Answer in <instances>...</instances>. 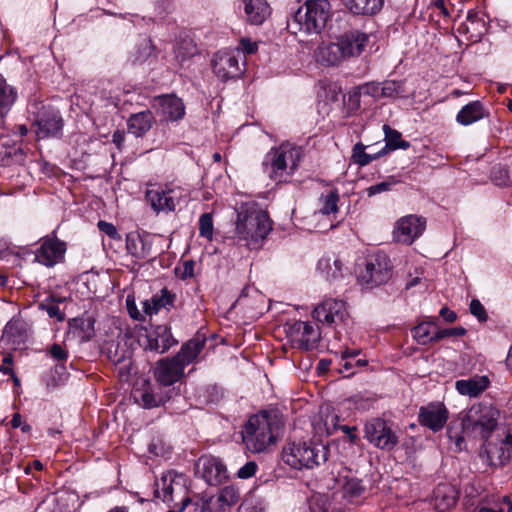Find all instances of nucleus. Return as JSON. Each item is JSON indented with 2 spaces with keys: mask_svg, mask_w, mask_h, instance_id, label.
Segmentation results:
<instances>
[{
  "mask_svg": "<svg viewBox=\"0 0 512 512\" xmlns=\"http://www.w3.org/2000/svg\"><path fill=\"white\" fill-rule=\"evenodd\" d=\"M282 427L277 414L263 411L251 416L241 432L246 449L252 453L268 451L276 444Z\"/></svg>",
  "mask_w": 512,
  "mask_h": 512,
  "instance_id": "nucleus-1",
  "label": "nucleus"
},
{
  "mask_svg": "<svg viewBox=\"0 0 512 512\" xmlns=\"http://www.w3.org/2000/svg\"><path fill=\"white\" fill-rule=\"evenodd\" d=\"M370 37L360 30L347 31L334 42L322 43L315 50V59L324 66H338L351 58L359 57L369 44Z\"/></svg>",
  "mask_w": 512,
  "mask_h": 512,
  "instance_id": "nucleus-2",
  "label": "nucleus"
},
{
  "mask_svg": "<svg viewBox=\"0 0 512 512\" xmlns=\"http://www.w3.org/2000/svg\"><path fill=\"white\" fill-rule=\"evenodd\" d=\"M271 230L268 213L256 203H245L237 209L236 237L249 249L260 248Z\"/></svg>",
  "mask_w": 512,
  "mask_h": 512,
  "instance_id": "nucleus-3",
  "label": "nucleus"
},
{
  "mask_svg": "<svg viewBox=\"0 0 512 512\" xmlns=\"http://www.w3.org/2000/svg\"><path fill=\"white\" fill-rule=\"evenodd\" d=\"M303 153L300 147L284 142L271 148L262 161L264 173L275 183H285L290 180L298 169Z\"/></svg>",
  "mask_w": 512,
  "mask_h": 512,
  "instance_id": "nucleus-4",
  "label": "nucleus"
},
{
  "mask_svg": "<svg viewBox=\"0 0 512 512\" xmlns=\"http://www.w3.org/2000/svg\"><path fill=\"white\" fill-rule=\"evenodd\" d=\"M331 17V5L327 0H308L295 12L289 23L297 31L307 35H320Z\"/></svg>",
  "mask_w": 512,
  "mask_h": 512,
  "instance_id": "nucleus-5",
  "label": "nucleus"
},
{
  "mask_svg": "<svg viewBox=\"0 0 512 512\" xmlns=\"http://www.w3.org/2000/svg\"><path fill=\"white\" fill-rule=\"evenodd\" d=\"M500 411L489 402L473 404L462 418L464 432L481 439L497 432Z\"/></svg>",
  "mask_w": 512,
  "mask_h": 512,
  "instance_id": "nucleus-6",
  "label": "nucleus"
},
{
  "mask_svg": "<svg viewBox=\"0 0 512 512\" xmlns=\"http://www.w3.org/2000/svg\"><path fill=\"white\" fill-rule=\"evenodd\" d=\"M479 451L480 459L492 469L507 465L512 456V433L505 429L483 438Z\"/></svg>",
  "mask_w": 512,
  "mask_h": 512,
  "instance_id": "nucleus-7",
  "label": "nucleus"
},
{
  "mask_svg": "<svg viewBox=\"0 0 512 512\" xmlns=\"http://www.w3.org/2000/svg\"><path fill=\"white\" fill-rule=\"evenodd\" d=\"M324 446L303 443H288L282 450V460L293 469H313L326 461Z\"/></svg>",
  "mask_w": 512,
  "mask_h": 512,
  "instance_id": "nucleus-8",
  "label": "nucleus"
},
{
  "mask_svg": "<svg viewBox=\"0 0 512 512\" xmlns=\"http://www.w3.org/2000/svg\"><path fill=\"white\" fill-rule=\"evenodd\" d=\"M364 438L374 447L391 451L399 443V438L391 424L383 418H372L364 424Z\"/></svg>",
  "mask_w": 512,
  "mask_h": 512,
  "instance_id": "nucleus-9",
  "label": "nucleus"
},
{
  "mask_svg": "<svg viewBox=\"0 0 512 512\" xmlns=\"http://www.w3.org/2000/svg\"><path fill=\"white\" fill-rule=\"evenodd\" d=\"M391 268L389 257L378 252L367 259L365 269L359 274V280L368 288L382 285L390 279Z\"/></svg>",
  "mask_w": 512,
  "mask_h": 512,
  "instance_id": "nucleus-10",
  "label": "nucleus"
},
{
  "mask_svg": "<svg viewBox=\"0 0 512 512\" xmlns=\"http://www.w3.org/2000/svg\"><path fill=\"white\" fill-rule=\"evenodd\" d=\"M240 61H244V55L239 50L218 51L212 61L213 71L223 81L237 78L243 72Z\"/></svg>",
  "mask_w": 512,
  "mask_h": 512,
  "instance_id": "nucleus-11",
  "label": "nucleus"
},
{
  "mask_svg": "<svg viewBox=\"0 0 512 512\" xmlns=\"http://www.w3.org/2000/svg\"><path fill=\"white\" fill-rule=\"evenodd\" d=\"M287 335L291 341L302 350H312L320 340V330L309 322L296 321L289 325Z\"/></svg>",
  "mask_w": 512,
  "mask_h": 512,
  "instance_id": "nucleus-12",
  "label": "nucleus"
},
{
  "mask_svg": "<svg viewBox=\"0 0 512 512\" xmlns=\"http://www.w3.org/2000/svg\"><path fill=\"white\" fill-rule=\"evenodd\" d=\"M66 244L56 237L46 236L42 239L40 247L35 252V259L38 263L53 267L64 259Z\"/></svg>",
  "mask_w": 512,
  "mask_h": 512,
  "instance_id": "nucleus-13",
  "label": "nucleus"
},
{
  "mask_svg": "<svg viewBox=\"0 0 512 512\" xmlns=\"http://www.w3.org/2000/svg\"><path fill=\"white\" fill-rule=\"evenodd\" d=\"M449 418V412L441 402H431L421 406L418 412V422L433 432L443 429Z\"/></svg>",
  "mask_w": 512,
  "mask_h": 512,
  "instance_id": "nucleus-14",
  "label": "nucleus"
},
{
  "mask_svg": "<svg viewBox=\"0 0 512 512\" xmlns=\"http://www.w3.org/2000/svg\"><path fill=\"white\" fill-rule=\"evenodd\" d=\"M346 315L345 303L332 298L323 300L312 312V317L315 320L327 325L343 322Z\"/></svg>",
  "mask_w": 512,
  "mask_h": 512,
  "instance_id": "nucleus-15",
  "label": "nucleus"
},
{
  "mask_svg": "<svg viewBox=\"0 0 512 512\" xmlns=\"http://www.w3.org/2000/svg\"><path fill=\"white\" fill-rule=\"evenodd\" d=\"M425 227V218L408 215L398 220L394 236L398 242L410 245L422 235Z\"/></svg>",
  "mask_w": 512,
  "mask_h": 512,
  "instance_id": "nucleus-16",
  "label": "nucleus"
},
{
  "mask_svg": "<svg viewBox=\"0 0 512 512\" xmlns=\"http://www.w3.org/2000/svg\"><path fill=\"white\" fill-rule=\"evenodd\" d=\"M184 369L174 357L163 358L156 363L154 376L160 384L170 386L183 377Z\"/></svg>",
  "mask_w": 512,
  "mask_h": 512,
  "instance_id": "nucleus-17",
  "label": "nucleus"
},
{
  "mask_svg": "<svg viewBox=\"0 0 512 512\" xmlns=\"http://www.w3.org/2000/svg\"><path fill=\"white\" fill-rule=\"evenodd\" d=\"M178 341L173 337L171 330L166 325H157L147 334L146 349L157 353H165Z\"/></svg>",
  "mask_w": 512,
  "mask_h": 512,
  "instance_id": "nucleus-18",
  "label": "nucleus"
},
{
  "mask_svg": "<svg viewBox=\"0 0 512 512\" xmlns=\"http://www.w3.org/2000/svg\"><path fill=\"white\" fill-rule=\"evenodd\" d=\"M179 198L175 190L148 189L146 191V199L156 213L174 211Z\"/></svg>",
  "mask_w": 512,
  "mask_h": 512,
  "instance_id": "nucleus-19",
  "label": "nucleus"
},
{
  "mask_svg": "<svg viewBox=\"0 0 512 512\" xmlns=\"http://www.w3.org/2000/svg\"><path fill=\"white\" fill-rule=\"evenodd\" d=\"M25 152L21 143L12 139L8 135L0 136V165L11 166L14 164L22 165L25 161Z\"/></svg>",
  "mask_w": 512,
  "mask_h": 512,
  "instance_id": "nucleus-20",
  "label": "nucleus"
},
{
  "mask_svg": "<svg viewBox=\"0 0 512 512\" xmlns=\"http://www.w3.org/2000/svg\"><path fill=\"white\" fill-rule=\"evenodd\" d=\"M198 467H201L202 477L209 485L221 484L228 478L227 470L223 462L215 457L199 459Z\"/></svg>",
  "mask_w": 512,
  "mask_h": 512,
  "instance_id": "nucleus-21",
  "label": "nucleus"
},
{
  "mask_svg": "<svg viewBox=\"0 0 512 512\" xmlns=\"http://www.w3.org/2000/svg\"><path fill=\"white\" fill-rule=\"evenodd\" d=\"M175 300L176 294L163 288L159 294H154L150 299L143 301L142 309L146 316L152 317L162 309L169 311L174 306Z\"/></svg>",
  "mask_w": 512,
  "mask_h": 512,
  "instance_id": "nucleus-22",
  "label": "nucleus"
},
{
  "mask_svg": "<svg viewBox=\"0 0 512 512\" xmlns=\"http://www.w3.org/2000/svg\"><path fill=\"white\" fill-rule=\"evenodd\" d=\"M159 114L166 121H177L185 114V108L180 98L176 96H160L157 100Z\"/></svg>",
  "mask_w": 512,
  "mask_h": 512,
  "instance_id": "nucleus-23",
  "label": "nucleus"
},
{
  "mask_svg": "<svg viewBox=\"0 0 512 512\" xmlns=\"http://www.w3.org/2000/svg\"><path fill=\"white\" fill-rule=\"evenodd\" d=\"M38 138L55 137L61 134L63 128V119L58 111H47L42 117L37 119Z\"/></svg>",
  "mask_w": 512,
  "mask_h": 512,
  "instance_id": "nucleus-24",
  "label": "nucleus"
},
{
  "mask_svg": "<svg viewBox=\"0 0 512 512\" xmlns=\"http://www.w3.org/2000/svg\"><path fill=\"white\" fill-rule=\"evenodd\" d=\"M133 397L136 403L146 409H151L163 405L166 398L152 390L149 381H144L141 388H135Z\"/></svg>",
  "mask_w": 512,
  "mask_h": 512,
  "instance_id": "nucleus-25",
  "label": "nucleus"
},
{
  "mask_svg": "<svg viewBox=\"0 0 512 512\" xmlns=\"http://www.w3.org/2000/svg\"><path fill=\"white\" fill-rule=\"evenodd\" d=\"M154 123V116L150 110L132 114L127 120L128 133L135 137L144 136Z\"/></svg>",
  "mask_w": 512,
  "mask_h": 512,
  "instance_id": "nucleus-26",
  "label": "nucleus"
},
{
  "mask_svg": "<svg viewBox=\"0 0 512 512\" xmlns=\"http://www.w3.org/2000/svg\"><path fill=\"white\" fill-rule=\"evenodd\" d=\"M183 492V486L177 476L169 472L161 477L160 482L156 483L155 496L163 502L170 503L174 500L173 493L175 490Z\"/></svg>",
  "mask_w": 512,
  "mask_h": 512,
  "instance_id": "nucleus-27",
  "label": "nucleus"
},
{
  "mask_svg": "<svg viewBox=\"0 0 512 512\" xmlns=\"http://www.w3.org/2000/svg\"><path fill=\"white\" fill-rule=\"evenodd\" d=\"M488 115L480 101H472L461 108L456 116L459 124L468 126Z\"/></svg>",
  "mask_w": 512,
  "mask_h": 512,
  "instance_id": "nucleus-28",
  "label": "nucleus"
},
{
  "mask_svg": "<svg viewBox=\"0 0 512 512\" xmlns=\"http://www.w3.org/2000/svg\"><path fill=\"white\" fill-rule=\"evenodd\" d=\"M244 10L248 21L253 25L262 24L270 15L266 0H244Z\"/></svg>",
  "mask_w": 512,
  "mask_h": 512,
  "instance_id": "nucleus-29",
  "label": "nucleus"
},
{
  "mask_svg": "<svg viewBox=\"0 0 512 512\" xmlns=\"http://www.w3.org/2000/svg\"><path fill=\"white\" fill-rule=\"evenodd\" d=\"M488 385L489 380L486 376H476L456 381L455 388L461 395L476 397L481 394Z\"/></svg>",
  "mask_w": 512,
  "mask_h": 512,
  "instance_id": "nucleus-30",
  "label": "nucleus"
},
{
  "mask_svg": "<svg viewBox=\"0 0 512 512\" xmlns=\"http://www.w3.org/2000/svg\"><path fill=\"white\" fill-rule=\"evenodd\" d=\"M344 6L356 15H375L381 11L384 0H342Z\"/></svg>",
  "mask_w": 512,
  "mask_h": 512,
  "instance_id": "nucleus-31",
  "label": "nucleus"
},
{
  "mask_svg": "<svg viewBox=\"0 0 512 512\" xmlns=\"http://www.w3.org/2000/svg\"><path fill=\"white\" fill-rule=\"evenodd\" d=\"M240 499L239 489L235 486L222 488L215 501L211 502L213 512H225L227 508L235 505Z\"/></svg>",
  "mask_w": 512,
  "mask_h": 512,
  "instance_id": "nucleus-32",
  "label": "nucleus"
},
{
  "mask_svg": "<svg viewBox=\"0 0 512 512\" xmlns=\"http://www.w3.org/2000/svg\"><path fill=\"white\" fill-rule=\"evenodd\" d=\"M27 338L25 323L20 319H11L4 327L2 339L13 345L24 343Z\"/></svg>",
  "mask_w": 512,
  "mask_h": 512,
  "instance_id": "nucleus-33",
  "label": "nucleus"
},
{
  "mask_svg": "<svg viewBox=\"0 0 512 512\" xmlns=\"http://www.w3.org/2000/svg\"><path fill=\"white\" fill-rule=\"evenodd\" d=\"M203 346L204 340L191 339L182 345L180 351L174 358L185 368L198 357Z\"/></svg>",
  "mask_w": 512,
  "mask_h": 512,
  "instance_id": "nucleus-34",
  "label": "nucleus"
},
{
  "mask_svg": "<svg viewBox=\"0 0 512 512\" xmlns=\"http://www.w3.org/2000/svg\"><path fill=\"white\" fill-rule=\"evenodd\" d=\"M433 506L438 512H446L456 504L454 491L447 486H439L434 492Z\"/></svg>",
  "mask_w": 512,
  "mask_h": 512,
  "instance_id": "nucleus-35",
  "label": "nucleus"
},
{
  "mask_svg": "<svg viewBox=\"0 0 512 512\" xmlns=\"http://www.w3.org/2000/svg\"><path fill=\"white\" fill-rule=\"evenodd\" d=\"M374 145H364L361 142L356 143L352 149L351 158L353 162L360 167L370 164L372 161L385 155L384 150H378L376 154H367L366 149H371Z\"/></svg>",
  "mask_w": 512,
  "mask_h": 512,
  "instance_id": "nucleus-36",
  "label": "nucleus"
},
{
  "mask_svg": "<svg viewBox=\"0 0 512 512\" xmlns=\"http://www.w3.org/2000/svg\"><path fill=\"white\" fill-rule=\"evenodd\" d=\"M383 129L386 143L380 150H384L385 155L392 150L407 149L410 146L409 142L402 140L401 133L397 130L390 128L388 125H384Z\"/></svg>",
  "mask_w": 512,
  "mask_h": 512,
  "instance_id": "nucleus-37",
  "label": "nucleus"
},
{
  "mask_svg": "<svg viewBox=\"0 0 512 512\" xmlns=\"http://www.w3.org/2000/svg\"><path fill=\"white\" fill-rule=\"evenodd\" d=\"M16 98V93L5 79L0 76V123L3 117L9 112Z\"/></svg>",
  "mask_w": 512,
  "mask_h": 512,
  "instance_id": "nucleus-38",
  "label": "nucleus"
},
{
  "mask_svg": "<svg viewBox=\"0 0 512 512\" xmlns=\"http://www.w3.org/2000/svg\"><path fill=\"white\" fill-rule=\"evenodd\" d=\"M382 83L378 82H368L363 85L358 86L355 90L350 94V98H359L363 96H370L374 99L382 98Z\"/></svg>",
  "mask_w": 512,
  "mask_h": 512,
  "instance_id": "nucleus-39",
  "label": "nucleus"
},
{
  "mask_svg": "<svg viewBox=\"0 0 512 512\" xmlns=\"http://www.w3.org/2000/svg\"><path fill=\"white\" fill-rule=\"evenodd\" d=\"M318 269L326 272L327 279H337L342 276V263L339 259H334L332 263L329 258L320 259Z\"/></svg>",
  "mask_w": 512,
  "mask_h": 512,
  "instance_id": "nucleus-40",
  "label": "nucleus"
},
{
  "mask_svg": "<svg viewBox=\"0 0 512 512\" xmlns=\"http://www.w3.org/2000/svg\"><path fill=\"white\" fill-rule=\"evenodd\" d=\"M382 98L405 97L404 82L396 80H386L382 82Z\"/></svg>",
  "mask_w": 512,
  "mask_h": 512,
  "instance_id": "nucleus-41",
  "label": "nucleus"
},
{
  "mask_svg": "<svg viewBox=\"0 0 512 512\" xmlns=\"http://www.w3.org/2000/svg\"><path fill=\"white\" fill-rule=\"evenodd\" d=\"M60 302H61L60 299H58L56 301L53 297H50V298L46 299L44 302L39 304V309L45 311L49 315V317L55 318L58 321H63L65 318V315L63 312L60 311V308H59Z\"/></svg>",
  "mask_w": 512,
  "mask_h": 512,
  "instance_id": "nucleus-42",
  "label": "nucleus"
},
{
  "mask_svg": "<svg viewBox=\"0 0 512 512\" xmlns=\"http://www.w3.org/2000/svg\"><path fill=\"white\" fill-rule=\"evenodd\" d=\"M412 333L413 337L421 345H427L431 342H436V340H434V335L431 334L429 323H421L417 325L412 330Z\"/></svg>",
  "mask_w": 512,
  "mask_h": 512,
  "instance_id": "nucleus-43",
  "label": "nucleus"
},
{
  "mask_svg": "<svg viewBox=\"0 0 512 512\" xmlns=\"http://www.w3.org/2000/svg\"><path fill=\"white\" fill-rule=\"evenodd\" d=\"M322 207L320 208V213L328 215L330 213H335L338 210V200L339 195L336 190L330 191L326 196L321 198Z\"/></svg>",
  "mask_w": 512,
  "mask_h": 512,
  "instance_id": "nucleus-44",
  "label": "nucleus"
},
{
  "mask_svg": "<svg viewBox=\"0 0 512 512\" xmlns=\"http://www.w3.org/2000/svg\"><path fill=\"white\" fill-rule=\"evenodd\" d=\"M199 234L209 240L213 236V218L210 213H204L199 219Z\"/></svg>",
  "mask_w": 512,
  "mask_h": 512,
  "instance_id": "nucleus-45",
  "label": "nucleus"
},
{
  "mask_svg": "<svg viewBox=\"0 0 512 512\" xmlns=\"http://www.w3.org/2000/svg\"><path fill=\"white\" fill-rule=\"evenodd\" d=\"M344 494L350 497H358L363 491L364 487L361 480L357 478H348L343 485Z\"/></svg>",
  "mask_w": 512,
  "mask_h": 512,
  "instance_id": "nucleus-46",
  "label": "nucleus"
},
{
  "mask_svg": "<svg viewBox=\"0 0 512 512\" xmlns=\"http://www.w3.org/2000/svg\"><path fill=\"white\" fill-rule=\"evenodd\" d=\"M153 53V46L149 40H144L138 47L134 55L133 63L145 62Z\"/></svg>",
  "mask_w": 512,
  "mask_h": 512,
  "instance_id": "nucleus-47",
  "label": "nucleus"
},
{
  "mask_svg": "<svg viewBox=\"0 0 512 512\" xmlns=\"http://www.w3.org/2000/svg\"><path fill=\"white\" fill-rule=\"evenodd\" d=\"M397 183H398V181L394 177H389L387 180L377 183V184L372 185L369 188H367V190H366L367 195L369 197H372L376 194L389 191Z\"/></svg>",
  "mask_w": 512,
  "mask_h": 512,
  "instance_id": "nucleus-48",
  "label": "nucleus"
},
{
  "mask_svg": "<svg viewBox=\"0 0 512 512\" xmlns=\"http://www.w3.org/2000/svg\"><path fill=\"white\" fill-rule=\"evenodd\" d=\"M466 334V329L463 327H453V328H446L443 330H438L434 334V340L439 341L443 338L448 337H459Z\"/></svg>",
  "mask_w": 512,
  "mask_h": 512,
  "instance_id": "nucleus-49",
  "label": "nucleus"
},
{
  "mask_svg": "<svg viewBox=\"0 0 512 512\" xmlns=\"http://www.w3.org/2000/svg\"><path fill=\"white\" fill-rule=\"evenodd\" d=\"M126 306L130 317L134 320L144 321L145 314L140 312L136 306L135 299L133 296L128 295L126 298Z\"/></svg>",
  "mask_w": 512,
  "mask_h": 512,
  "instance_id": "nucleus-50",
  "label": "nucleus"
},
{
  "mask_svg": "<svg viewBox=\"0 0 512 512\" xmlns=\"http://www.w3.org/2000/svg\"><path fill=\"white\" fill-rule=\"evenodd\" d=\"M258 469V465L255 461H249L245 465H243L237 471V477L240 479H249L255 475Z\"/></svg>",
  "mask_w": 512,
  "mask_h": 512,
  "instance_id": "nucleus-51",
  "label": "nucleus"
},
{
  "mask_svg": "<svg viewBox=\"0 0 512 512\" xmlns=\"http://www.w3.org/2000/svg\"><path fill=\"white\" fill-rule=\"evenodd\" d=\"M469 309L471 314L474 315L479 321L484 322L487 320V313L485 308L478 299H473L471 301Z\"/></svg>",
  "mask_w": 512,
  "mask_h": 512,
  "instance_id": "nucleus-52",
  "label": "nucleus"
},
{
  "mask_svg": "<svg viewBox=\"0 0 512 512\" xmlns=\"http://www.w3.org/2000/svg\"><path fill=\"white\" fill-rule=\"evenodd\" d=\"M340 417L337 414H327L324 419V425L326 427V432L328 435H332L336 430L339 429Z\"/></svg>",
  "mask_w": 512,
  "mask_h": 512,
  "instance_id": "nucleus-53",
  "label": "nucleus"
},
{
  "mask_svg": "<svg viewBox=\"0 0 512 512\" xmlns=\"http://www.w3.org/2000/svg\"><path fill=\"white\" fill-rule=\"evenodd\" d=\"M97 226L101 232L105 233L110 238L120 239V235H119L116 227L112 223L100 220L98 222Z\"/></svg>",
  "mask_w": 512,
  "mask_h": 512,
  "instance_id": "nucleus-54",
  "label": "nucleus"
},
{
  "mask_svg": "<svg viewBox=\"0 0 512 512\" xmlns=\"http://www.w3.org/2000/svg\"><path fill=\"white\" fill-rule=\"evenodd\" d=\"M493 181L498 186H505L508 183V172L505 168H494L492 172Z\"/></svg>",
  "mask_w": 512,
  "mask_h": 512,
  "instance_id": "nucleus-55",
  "label": "nucleus"
},
{
  "mask_svg": "<svg viewBox=\"0 0 512 512\" xmlns=\"http://www.w3.org/2000/svg\"><path fill=\"white\" fill-rule=\"evenodd\" d=\"M50 355L57 361H65L68 357L67 351L60 344H53L50 348Z\"/></svg>",
  "mask_w": 512,
  "mask_h": 512,
  "instance_id": "nucleus-56",
  "label": "nucleus"
},
{
  "mask_svg": "<svg viewBox=\"0 0 512 512\" xmlns=\"http://www.w3.org/2000/svg\"><path fill=\"white\" fill-rule=\"evenodd\" d=\"M71 329H92L93 322L90 319L74 318L69 322Z\"/></svg>",
  "mask_w": 512,
  "mask_h": 512,
  "instance_id": "nucleus-57",
  "label": "nucleus"
},
{
  "mask_svg": "<svg viewBox=\"0 0 512 512\" xmlns=\"http://www.w3.org/2000/svg\"><path fill=\"white\" fill-rule=\"evenodd\" d=\"M447 435L451 441H454L457 451H463L465 449V439L463 436L457 433L454 434L451 428L447 430Z\"/></svg>",
  "mask_w": 512,
  "mask_h": 512,
  "instance_id": "nucleus-58",
  "label": "nucleus"
},
{
  "mask_svg": "<svg viewBox=\"0 0 512 512\" xmlns=\"http://www.w3.org/2000/svg\"><path fill=\"white\" fill-rule=\"evenodd\" d=\"M126 245L128 251L134 256L145 258L149 255V251H146L144 247L142 248L141 252H138L134 240L131 239L129 236L127 237Z\"/></svg>",
  "mask_w": 512,
  "mask_h": 512,
  "instance_id": "nucleus-59",
  "label": "nucleus"
},
{
  "mask_svg": "<svg viewBox=\"0 0 512 512\" xmlns=\"http://www.w3.org/2000/svg\"><path fill=\"white\" fill-rule=\"evenodd\" d=\"M240 45L243 53L253 54L257 51L258 45L256 42H252L248 38H242L240 40Z\"/></svg>",
  "mask_w": 512,
  "mask_h": 512,
  "instance_id": "nucleus-60",
  "label": "nucleus"
},
{
  "mask_svg": "<svg viewBox=\"0 0 512 512\" xmlns=\"http://www.w3.org/2000/svg\"><path fill=\"white\" fill-rule=\"evenodd\" d=\"M195 262L193 260H187L183 263V271L180 275L181 279H187L194 276Z\"/></svg>",
  "mask_w": 512,
  "mask_h": 512,
  "instance_id": "nucleus-61",
  "label": "nucleus"
},
{
  "mask_svg": "<svg viewBox=\"0 0 512 512\" xmlns=\"http://www.w3.org/2000/svg\"><path fill=\"white\" fill-rule=\"evenodd\" d=\"M340 365H341V368H339L340 373L347 372L346 377H350V376L354 375L355 372L352 371L354 364L349 358L343 359V357H342Z\"/></svg>",
  "mask_w": 512,
  "mask_h": 512,
  "instance_id": "nucleus-62",
  "label": "nucleus"
},
{
  "mask_svg": "<svg viewBox=\"0 0 512 512\" xmlns=\"http://www.w3.org/2000/svg\"><path fill=\"white\" fill-rule=\"evenodd\" d=\"M440 316L444 318L447 322H454L457 318V315L454 311L450 310L448 307H442L440 312Z\"/></svg>",
  "mask_w": 512,
  "mask_h": 512,
  "instance_id": "nucleus-63",
  "label": "nucleus"
},
{
  "mask_svg": "<svg viewBox=\"0 0 512 512\" xmlns=\"http://www.w3.org/2000/svg\"><path fill=\"white\" fill-rule=\"evenodd\" d=\"M339 429L341 431H343L345 434L348 435L349 440H350L351 443H355L356 442V440L358 438L356 433H355L356 432V427H350L348 425H341L339 427Z\"/></svg>",
  "mask_w": 512,
  "mask_h": 512,
  "instance_id": "nucleus-64",
  "label": "nucleus"
}]
</instances>
